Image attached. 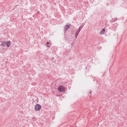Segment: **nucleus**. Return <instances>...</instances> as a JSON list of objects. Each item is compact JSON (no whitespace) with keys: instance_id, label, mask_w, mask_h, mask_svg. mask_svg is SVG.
<instances>
[{"instance_id":"1","label":"nucleus","mask_w":127,"mask_h":127,"mask_svg":"<svg viewBox=\"0 0 127 127\" xmlns=\"http://www.w3.org/2000/svg\"><path fill=\"white\" fill-rule=\"evenodd\" d=\"M58 90L59 92H60V93H62V92H64L65 91V87L63 86H60Z\"/></svg>"},{"instance_id":"2","label":"nucleus","mask_w":127,"mask_h":127,"mask_svg":"<svg viewBox=\"0 0 127 127\" xmlns=\"http://www.w3.org/2000/svg\"><path fill=\"white\" fill-rule=\"evenodd\" d=\"M41 110V105L37 104L35 106V111L37 112L38 111H40Z\"/></svg>"},{"instance_id":"3","label":"nucleus","mask_w":127,"mask_h":127,"mask_svg":"<svg viewBox=\"0 0 127 127\" xmlns=\"http://www.w3.org/2000/svg\"><path fill=\"white\" fill-rule=\"evenodd\" d=\"M70 26H71V25H65L64 27V32H66L67 30L70 28Z\"/></svg>"},{"instance_id":"4","label":"nucleus","mask_w":127,"mask_h":127,"mask_svg":"<svg viewBox=\"0 0 127 127\" xmlns=\"http://www.w3.org/2000/svg\"><path fill=\"white\" fill-rule=\"evenodd\" d=\"M1 44L0 46H2V47H4V46H6V43H5L4 41H0Z\"/></svg>"},{"instance_id":"5","label":"nucleus","mask_w":127,"mask_h":127,"mask_svg":"<svg viewBox=\"0 0 127 127\" xmlns=\"http://www.w3.org/2000/svg\"><path fill=\"white\" fill-rule=\"evenodd\" d=\"M11 44V42H10V41H8L6 42V45L7 47H9Z\"/></svg>"},{"instance_id":"6","label":"nucleus","mask_w":127,"mask_h":127,"mask_svg":"<svg viewBox=\"0 0 127 127\" xmlns=\"http://www.w3.org/2000/svg\"><path fill=\"white\" fill-rule=\"evenodd\" d=\"M105 29H103L101 31H100V34H104L105 33Z\"/></svg>"},{"instance_id":"7","label":"nucleus","mask_w":127,"mask_h":127,"mask_svg":"<svg viewBox=\"0 0 127 127\" xmlns=\"http://www.w3.org/2000/svg\"><path fill=\"white\" fill-rule=\"evenodd\" d=\"M78 35H79V34H78V33L75 32V38H77V37H78Z\"/></svg>"},{"instance_id":"8","label":"nucleus","mask_w":127,"mask_h":127,"mask_svg":"<svg viewBox=\"0 0 127 127\" xmlns=\"http://www.w3.org/2000/svg\"><path fill=\"white\" fill-rule=\"evenodd\" d=\"M83 26H82V25L80 26L78 28V29H80V31H81V29H82V28H83Z\"/></svg>"},{"instance_id":"9","label":"nucleus","mask_w":127,"mask_h":127,"mask_svg":"<svg viewBox=\"0 0 127 127\" xmlns=\"http://www.w3.org/2000/svg\"><path fill=\"white\" fill-rule=\"evenodd\" d=\"M81 31L80 30V29H78L77 30V31L76 32V33H78V34H79V33H80V32Z\"/></svg>"},{"instance_id":"10","label":"nucleus","mask_w":127,"mask_h":127,"mask_svg":"<svg viewBox=\"0 0 127 127\" xmlns=\"http://www.w3.org/2000/svg\"><path fill=\"white\" fill-rule=\"evenodd\" d=\"M47 45H48L49 44V42H47Z\"/></svg>"},{"instance_id":"11","label":"nucleus","mask_w":127,"mask_h":127,"mask_svg":"<svg viewBox=\"0 0 127 127\" xmlns=\"http://www.w3.org/2000/svg\"><path fill=\"white\" fill-rule=\"evenodd\" d=\"M117 20H118V18H116V19L115 20H114V21H116Z\"/></svg>"},{"instance_id":"12","label":"nucleus","mask_w":127,"mask_h":127,"mask_svg":"<svg viewBox=\"0 0 127 127\" xmlns=\"http://www.w3.org/2000/svg\"><path fill=\"white\" fill-rule=\"evenodd\" d=\"M89 94H90V95H89V97H90L91 94V92H89Z\"/></svg>"},{"instance_id":"13","label":"nucleus","mask_w":127,"mask_h":127,"mask_svg":"<svg viewBox=\"0 0 127 127\" xmlns=\"http://www.w3.org/2000/svg\"><path fill=\"white\" fill-rule=\"evenodd\" d=\"M47 47H49V45H47Z\"/></svg>"}]
</instances>
